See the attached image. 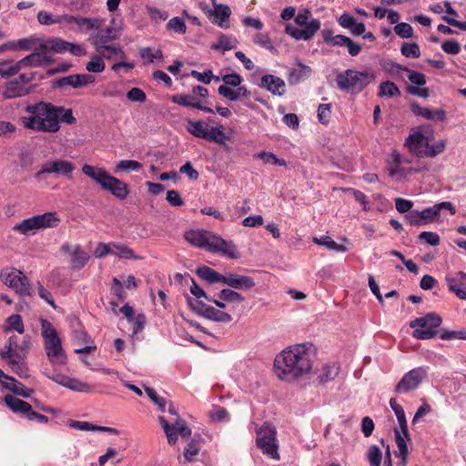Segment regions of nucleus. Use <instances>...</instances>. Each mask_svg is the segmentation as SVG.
<instances>
[{
  "label": "nucleus",
  "instance_id": "f257e3e1",
  "mask_svg": "<svg viewBox=\"0 0 466 466\" xmlns=\"http://www.w3.org/2000/svg\"><path fill=\"white\" fill-rule=\"evenodd\" d=\"M25 115L20 117L26 129L43 133H56L61 123L72 125L76 122L71 108L57 106L49 102L40 101L27 105Z\"/></svg>",
  "mask_w": 466,
  "mask_h": 466
},
{
  "label": "nucleus",
  "instance_id": "f03ea898",
  "mask_svg": "<svg viewBox=\"0 0 466 466\" xmlns=\"http://www.w3.org/2000/svg\"><path fill=\"white\" fill-rule=\"evenodd\" d=\"M276 375L290 381L309 373L312 368L310 345L297 344L283 350L274 360Z\"/></svg>",
  "mask_w": 466,
  "mask_h": 466
},
{
  "label": "nucleus",
  "instance_id": "7ed1b4c3",
  "mask_svg": "<svg viewBox=\"0 0 466 466\" xmlns=\"http://www.w3.org/2000/svg\"><path fill=\"white\" fill-rule=\"evenodd\" d=\"M185 238L191 245L210 252L218 253L233 259L239 258L237 248L232 241H227L211 231L189 230L185 233Z\"/></svg>",
  "mask_w": 466,
  "mask_h": 466
},
{
  "label": "nucleus",
  "instance_id": "20e7f679",
  "mask_svg": "<svg viewBox=\"0 0 466 466\" xmlns=\"http://www.w3.org/2000/svg\"><path fill=\"white\" fill-rule=\"evenodd\" d=\"M82 172L98 184L103 190L110 192L120 200H125L129 195L127 184L109 175L102 167L86 164L82 167Z\"/></svg>",
  "mask_w": 466,
  "mask_h": 466
},
{
  "label": "nucleus",
  "instance_id": "39448f33",
  "mask_svg": "<svg viewBox=\"0 0 466 466\" xmlns=\"http://www.w3.org/2000/svg\"><path fill=\"white\" fill-rule=\"evenodd\" d=\"M295 23L301 28L288 24L285 33L296 40L309 41L313 38L320 29L321 23L319 19L313 18L309 9H304L295 16Z\"/></svg>",
  "mask_w": 466,
  "mask_h": 466
},
{
  "label": "nucleus",
  "instance_id": "423d86ee",
  "mask_svg": "<svg viewBox=\"0 0 466 466\" xmlns=\"http://www.w3.org/2000/svg\"><path fill=\"white\" fill-rule=\"evenodd\" d=\"M374 78L372 73L347 69L336 76V84L341 91L358 94L370 85Z\"/></svg>",
  "mask_w": 466,
  "mask_h": 466
},
{
  "label": "nucleus",
  "instance_id": "0eeeda50",
  "mask_svg": "<svg viewBox=\"0 0 466 466\" xmlns=\"http://www.w3.org/2000/svg\"><path fill=\"white\" fill-rule=\"evenodd\" d=\"M41 329L45 350L49 360L55 364H64L66 360V356L62 348L57 331L52 323L46 319H42Z\"/></svg>",
  "mask_w": 466,
  "mask_h": 466
},
{
  "label": "nucleus",
  "instance_id": "6e6552de",
  "mask_svg": "<svg viewBox=\"0 0 466 466\" xmlns=\"http://www.w3.org/2000/svg\"><path fill=\"white\" fill-rule=\"evenodd\" d=\"M441 322V317L434 312L416 318L410 322V327L414 329L412 337L421 340L431 339L437 336Z\"/></svg>",
  "mask_w": 466,
  "mask_h": 466
},
{
  "label": "nucleus",
  "instance_id": "1a4fd4ad",
  "mask_svg": "<svg viewBox=\"0 0 466 466\" xmlns=\"http://www.w3.org/2000/svg\"><path fill=\"white\" fill-rule=\"evenodd\" d=\"M257 447L268 457L279 461L280 459L279 444L277 440L276 428L269 423H264L261 427L256 429Z\"/></svg>",
  "mask_w": 466,
  "mask_h": 466
},
{
  "label": "nucleus",
  "instance_id": "9d476101",
  "mask_svg": "<svg viewBox=\"0 0 466 466\" xmlns=\"http://www.w3.org/2000/svg\"><path fill=\"white\" fill-rule=\"evenodd\" d=\"M0 280L14 289L20 297L32 295L30 280L21 270L15 268H5L0 272Z\"/></svg>",
  "mask_w": 466,
  "mask_h": 466
},
{
  "label": "nucleus",
  "instance_id": "9b49d317",
  "mask_svg": "<svg viewBox=\"0 0 466 466\" xmlns=\"http://www.w3.org/2000/svg\"><path fill=\"white\" fill-rule=\"evenodd\" d=\"M427 376L428 368L425 367H418L408 371L396 385L395 392L401 394L415 390Z\"/></svg>",
  "mask_w": 466,
  "mask_h": 466
},
{
  "label": "nucleus",
  "instance_id": "f8f14e48",
  "mask_svg": "<svg viewBox=\"0 0 466 466\" xmlns=\"http://www.w3.org/2000/svg\"><path fill=\"white\" fill-rule=\"evenodd\" d=\"M76 166L73 162L57 158L46 161L41 166L39 171L35 174L36 179H41L44 175L55 174L56 176H65L70 177Z\"/></svg>",
  "mask_w": 466,
  "mask_h": 466
},
{
  "label": "nucleus",
  "instance_id": "ddd939ff",
  "mask_svg": "<svg viewBox=\"0 0 466 466\" xmlns=\"http://www.w3.org/2000/svg\"><path fill=\"white\" fill-rule=\"evenodd\" d=\"M158 421L163 428L167 436V442L170 445H175L178 440V434L183 438H188L191 435V429L187 426V422L178 418L170 425L164 417H158Z\"/></svg>",
  "mask_w": 466,
  "mask_h": 466
},
{
  "label": "nucleus",
  "instance_id": "4468645a",
  "mask_svg": "<svg viewBox=\"0 0 466 466\" xmlns=\"http://www.w3.org/2000/svg\"><path fill=\"white\" fill-rule=\"evenodd\" d=\"M5 403L14 412L22 413L29 420H36L39 423H47L48 418L32 410L31 405L13 395L5 397Z\"/></svg>",
  "mask_w": 466,
  "mask_h": 466
},
{
  "label": "nucleus",
  "instance_id": "2eb2a0df",
  "mask_svg": "<svg viewBox=\"0 0 466 466\" xmlns=\"http://www.w3.org/2000/svg\"><path fill=\"white\" fill-rule=\"evenodd\" d=\"M322 37L324 42L328 45L347 47L348 52L351 56H358L361 51V46L359 43L344 35H335L333 31L330 29L323 30Z\"/></svg>",
  "mask_w": 466,
  "mask_h": 466
},
{
  "label": "nucleus",
  "instance_id": "dca6fc26",
  "mask_svg": "<svg viewBox=\"0 0 466 466\" xmlns=\"http://www.w3.org/2000/svg\"><path fill=\"white\" fill-rule=\"evenodd\" d=\"M96 77L90 74H74L57 78L54 81V87L71 86L73 88H82L94 84Z\"/></svg>",
  "mask_w": 466,
  "mask_h": 466
},
{
  "label": "nucleus",
  "instance_id": "f3484780",
  "mask_svg": "<svg viewBox=\"0 0 466 466\" xmlns=\"http://www.w3.org/2000/svg\"><path fill=\"white\" fill-rule=\"evenodd\" d=\"M406 220L411 226L421 227L433 221L439 220L432 207L424 208L421 211L411 210L405 216Z\"/></svg>",
  "mask_w": 466,
  "mask_h": 466
},
{
  "label": "nucleus",
  "instance_id": "a211bd4d",
  "mask_svg": "<svg viewBox=\"0 0 466 466\" xmlns=\"http://www.w3.org/2000/svg\"><path fill=\"white\" fill-rule=\"evenodd\" d=\"M428 137L421 132L417 131L410 134L405 141V146L409 148L410 152L418 157H426Z\"/></svg>",
  "mask_w": 466,
  "mask_h": 466
},
{
  "label": "nucleus",
  "instance_id": "6ab92c4d",
  "mask_svg": "<svg viewBox=\"0 0 466 466\" xmlns=\"http://www.w3.org/2000/svg\"><path fill=\"white\" fill-rule=\"evenodd\" d=\"M222 283L236 289H250L255 286V281L251 277L232 272L223 276Z\"/></svg>",
  "mask_w": 466,
  "mask_h": 466
},
{
  "label": "nucleus",
  "instance_id": "aec40b11",
  "mask_svg": "<svg viewBox=\"0 0 466 466\" xmlns=\"http://www.w3.org/2000/svg\"><path fill=\"white\" fill-rule=\"evenodd\" d=\"M25 60L27 67H41L52 65L55 62L52 56L46 54V51L41 49L40 45L35 52L25 56Z\"/></svg>",
  "mask_w": 466,
  "mask_h": 466
},
{
  "label": "nucleus",
  "instance_id": "412c9836",
  "mask_svg": "<svg viewBox=\"0 0 466 466\" xmlns=\"http://www.w3.org/2000/svg\"><path fill=\"white\" fill-rule=\"evenodd\" d=\"M337 21L342 28L349 30L354 36H360V34H364L365 24L358 22L349 13H343Z\"/></svg>",
  "mask_w": 466,
  "mask_h": 466
},
{
  "label": "nucleus",
  "instance_id": "4be33fe9",
  "mask_svg": "<svg viewBox=\"0 0 466 466\" xmlns=\"http://www.w3.org/2000/svg\"><path fill=\"white\" fill-rule=\"evenodd\" d=\"M410 107L411 111L415 115L420 116L428 120L443 122L447 118L446 111L442 108L431 109L428 107H421L416 103L411 104Z\"/></svg>",
  "mask_w": 466,
  "mask_h": 466
},
{
  "label": "nucleus",
  "instance_id": "5701e85b",
  "mask_svg": "<svg viewBox=\"0 0 466 466\" xmlns=\"http://www.w3.org/2000/svg\"><path fill=\"white\" fill-rule=\"evenodd\" d=\"M261 86L275 96H283L285 93V82L279 76L265 75L261 77Z\"/></svg>",
  "mask_w": 466,
  "mask_h": 466
},
{
  "label": "nucleus",
  "instance_id": "b1692460",
  "mask_svg": "<svg viewBox=\"0 0 466 466\" xmlns=\"http://www.w3.org/2000/svg\"><path fill=\"white\" fill-rule=\"evenodd\" d=\"M30 93L31 88L22 85L16 79H13L5 84L3 96L5 99H14L27 96Z\"/></svg>",
  "mask_w": 466,
  "mask_h": 466
},
{
  "label": "nucleus",
  "instance_id": "393cba45",
  "mask_svg": "<svg viewBox=\"0 0 466 466\" xmlns=\"http://www.w3.org/2000/svg\"><path fill=\"white\" fill-rule=\"evenodd\" d=\"M63 23L76 24L81 30L88 31L90 29H97L101 25V21L96 18H86L82 16H74L70 15H63Z\"/></svg>",
  "mask_w": 466,
  "mask_h": 466
},
{
  "label": "nucleus",
  "instance_id": "a878e982",
  "mask_svg": "<svg viewBox=\"0 0 466 466\" xmlns=\"http://www.w3.org/2000/svg\"><path fill=\"white\" fill-rule=\"evenodd\" d=\"M69 42L61 38H48L43 39L40 43L41 49L46 51V54H61L66 52L68 49Z\"/></svg>",
  "mask_w": 466,
  "mask_h": 466
},
{
  "label": "nucleus",
  "instance_id": "bb28decb",
  "mask_svg": "<svg viewBox=\"0 0 466 466\" xmlns=\"http://www.w3.org/2000/svg\"><path fill=\"white\" fill-rule=\"evenodd\" d=\"M207 14L212 23L218 24L219 26L224 27L225 23L230 16L231 11L228 5H217L214 2V9L208 10ZM226 27H228V25H226Z\"/></svg>",
  "mask_w": 466,
  "mask_h": 466
},
{
  "label": "nucleus",
  "instance_id": "cd10ccee",
  "mask_svg": "<svg viewBox=\"0 0 466 466\" xmlns=\"http://www.w3.org/2000/svg\"><path fill=\"white\" fill-rule=\"evenodd\" d=\"M311 68L309 66L297 62V66L292 68L288 74V82L289 85H297L307 80L311 75Z\"/></svg>",
  "mask_w": 466,
  "mask_h": 466
},
{
  "label": "nucleus",
  "instance_id": "c85d7f7f",
  "mask_svg": "<svg viewBox=\"0 0 466 466\" xmlns=\"http://www.w3.org/2000/svg\"><path fill=\"white\" fill-rule=\"evenodd\" d=\"M106 39L103 36L96 35L93 39V45L96 52L102 56V58H106L107 60H116V54L117 47L106 44Z\"/></svg>",
  "mask_w": 466,
  "mask_h": 466
},
{
  "label": "nucleus",
  "instance_id": "c756f323",
  "mask_svg": "<svg viewBox=\"0 0 466 466\" xmlns=\"http://www.w3.org/2000/svg\"><path fill=\"white\" fill-rule=\"evenodd\" d=\"M390 406L397 417L400 425V430L398 431L400 432L402 436H404L407 439V441H410V437L408 431V423L406 420L403 408L400 404H398L396 400L393 398L390 400Z\"/></svg>",
  "mask_w": 466,
  "mask_h": 466
},
{
  "label": "nucleus",
  "instance_id": "7c9ffc66",
  "mask_svg": "<svg viewBox=\"0 0 466 466\" xmlns=\"http://www.w3.org/2000/svg\"><path fill=\"white\" fill-rule=\"evenodd\" d=\"M388 65L390 66L389 68V70L391 73L394 72V69L402 70V71L409 73L408 77L411 84L418 86H422L426 84V77L422 73L418 72V71H412V70L409 69L408 67L401 66L400 64L394 63V62H390Z\"/></svg>",
  "mask_w": 466,
  "mask_h": 466
},
{
  "label": "nucleus",
  "instance_id": "2f4dec72",
  "mask_svg": "<svg viewBox=\"0 0 466 466\" xmlns=\"http://www.w3.org/2000/svg\"><path fill=\"white\" fill-rule=\"evenodd\" d=\"M236 90H232L230 87L226 86H219L218 88V92L220 96L228 99L229 101H238L241 97H248L250 96V92L247 89L246 86H238Z\"/></svg>",
  "mask_w": 466,
  "mask_h": 466
},
{
  "label": "nucleus",
  "instance_id": "473e14b6",
  "mask_svg": "<svg viewBox=\"0 0 466 466\" xmlns=\"http://www.w3.org/2000/svg\"><path fill=\"white\" fill-rule=\"evenodd\" d=\"M34 217L38 229L55 228L60 222V218L56 212H46Z\"/></svg>",
  "mask_w": 466,
  "mask_h": 466
},
{
  "label": "nucleus",
  "instance_id": "72a5a7b5",
  "mask_svg": "<svg viewBox=\"0 0 466 466\" xmlns=\"http://www.w3.org/2000/svg\"><path fill=\"white\" fill-rule=\"evenodd\" d=\"M89 258L88 253L83 251L79 245H75L72 251L70 266L73 269H81L87 263Z\"/></svg>",
  "mask_w": 466,
  "mask_h": 466
},
{
  "label": "nucleus",
  "instance_id": "f704fd0d",
  "mask_svg": "<svg viewBox=\"0 0 466 466\" xmlns=\"http://www.w3.org/2000/svg\"><path fill=\"white\" fill-rule=\"evenodd\" d=\"M395 442L398 447L399 452L397 454L400 457L399 466H407L409 451L406 443V438L400 434L398 429H395Z\"/></svg>",
  "mask_w": 466,
  "mask_h": 466
},
{
  "label": "nucleus",
  "instance_id": "c9c22d12",
  "mask_svg": "<svg viewBox=\"0 0 466 466\" xmlns=\"http://www.w3.org/2000/svg\"><path fill=\"white\" fill-rule=\"evenodd\" d=\"M196 273L200 279L206 280L208 284H214L218 282L222 283L223 281L224 275L218 273L213 268L207 266L198 268L196 270Z\"/></svg>",
  "mask_w": 466,
  "mask_h": 466
},
{
  "label": "nucleus",
  "instance_id": "e433bc0d",
  "mask_svg": "<svg viewBox=\"0 0 466 466\" xmlns=\"http://www.w3.org/2000/svg\"><path fill=\"white\" fill-rule=\"evenodd\" d=\"M204 318L220 323H228L232 320V317L229 313L221 311L212 306L207 308Z\"/></svg>",
  "mask_w": 466,
  "mask_h": 466
},
{
  "label": "nucleus",
  "instance_id": "4c0bfd02",
  "mask_svg": "<svg viewBox=\"0 0 466 466\" xmlns=\"http://www.w3.org/2000/svg\"><path fill=\"white\" fill-rule=\"evenodd\" d=\"M13 230L23 235L35 234L38 230L35 217L23 219L13 227Z\"/></svg>",
  "mask_w": 466,
  "mask_h": 466
},
{
  "label": "nucleus",
  "instance_id": "58836bf2",
  "mask_svg": "<svg viewBox=\"0 0 466 466\" xmlns=\"http://www.w3.org/2000/svg\"><path fill=\"white\" fill-rule=\"evenodd\" d=\"M339 367L336 363L332 365H325L319 371L318 380L319 383L324 384L333 380L339 374Z\"/></svg>",
  "mask_w": 466,
  "mask_h": 466
},
{
  "label": "nucleus",
  "instance_id": "ea45409f",
  "mask_svg": "<svg viewBox=\"0 0 466 466\" xmlns=\"http://www.w3.org/2000/svg\"><path fill=\"white\" fill-rule=\"evenodd\" d=\"M208 125L204 121H187V130L196 137L204 138L207 137Z\"/></svg>",
  "mask_w": 466,
  "mask_h": 466
},
{
  "label": "nucleus",
  "instance_id": "a19ab883",
  "mask_svg": "<svg viewBox=\"0 0 466 466\" xmlns=\"http://www.w3.org/2000/svg\"><path fill=\"white\" fill-rule=\"evenodd\" d=\"M172 102L182 106H189L193 108L200 107V100L196 96L189 95L177 94L172 96Z\"/></svg>",
  "mask_w": 466,
  "mask_h": 466
},
{
  "label": "nucleus",
  "instance_id": "79ce46f5",
  "mask_svg": "<svg viewBox=\"0 0 466 466\" xmlns=\"http://www.w3.org/2000/svg\"><path fill=\"white\" fill-rule=\"evenodd\" d=\"M313 242L319 245L325 246L329 250L337 252L347 251V248L345 246L336 243L329 236H321L319 238L314 237Z\"/></svg>",
  "mask_w": 466,
  "mask_h": 466
},
{
  "label": "nucleus",
  "instance_id": "37998d69",
  "mask_svg": "<svg viewBox=\"0 0 466 466\" xmlns=\"http://www.w3.org/2000/svg\"><path fill=\"white\" fill-rule=\"evenodd\" d=\"M446 282L451 291L461 299H466V290L463 288L464 283L461 282L458 278L447 277Z\"/></svg>",
  "mask_w": 466,
  "mask_h": 466
},
{
  "label": "nucleus",
  "instance_id": "c03bdc74",
  "mask_svg": "<svg viewBox=\"0 0 466 466\" xmlns=\"http://www.w3.org/2000/svg\"><path fill=\"white\" fill-rule=\"evenodd\" d=\"M113 255L127 259H138L139 257L136 256L134 251L125 245L112 242Z\"/></svg>",
  "mask_w": 466,
  "mask_h": 466
},
{
  "label": "nucleus",
  "instance_id": "a18cd8bd",
  "mask_svg": "<svg viewBox=\"0 0 466 466\" xmlns=\"http://www.w3.org/2000/svg\"><path fill=\"white\" fill-rule=\"evenodd\" d=\"M218 297L223 301H228L230 303L240 304L245 300L244 297L240 293L231 289H222L220 291Z\"/></svg>",
  "mask_w": 466,
  "mask_h": 466
},
{
  "label": "nucleus",
  "instance_id": "49530a36",
  "mask_svg": "<svg viewBox=\"0 0 466 466\" xmlns=\"http://www.w3.org/2000/svg\"><path fill=\"white\" fill-rule=\"evenodd\" d=\"M254 157L263 160V162L265 164L271 163L273 165L279 166V167H285L287 165V163L284 159L279 158L275 154H273L271 152L261 151V152L257 153L254 156Z\"/></svg>",
  "mask_w": 466,
  "mask_h": 466
},
{
  "label": "nucleus",
  "instance_id": "de8ad7c7",
  "mask_svg": "<svg viewBox=\"0 0 466 466\" xmlns=\"http://www.w3.org/2000/svg\"><path fill=\"white\" fill-rule=\"evenodd\" d=\"M400 95V91L399 87L390 81L382 82L380 86L379 96H399Z\"/></svg>",
  "mask_w": 466,
  "mask_h": 466
},
{
  "label": "nucleus",
  "instance_id": "09e8293b",
  "mask_svg": "<svg viewBox=\"0 0 466 466\" xmlns=\"http://www.w3.org/2000/svg\"><path fill=\"white\" fill-rule=\"evenodd\" d=\"M142 168V164L137 160L123 159L116 166L115 172L138 171Z\"/></svg>",
  "mask_w": 466,
  "mask_h": 466
},
{
  "label": "nucleus",
  "instance_id": "8fccbe9b",
  "mask_svg": "<svg viewBox=\"0 0 466 466\" xmlns=\"http://www.w3.org/2000/svg\"><path fill=\"white\" fill-rule=\"evenodd\" d=\"M200 442L196 439H192L184 449V458L187 461H192L199 453Z\"/></svg>",
  "mask_w": 466,
  "mask_h": 466
},
{
  "label": "nucleus",
  "instance_id": "3c124183",
  "mask_svg": "<svg viewBox=\"0 0 466 466\" xmlns=\"http://www.w3.org/2000/svg\"><path fill=\"white\" fill-rule=\"evenodd\" d=\"M105 67V62L100 55L92 56L86 65V69L90 73H102Z\"/></svg>",
  "mask_w": 466,
  "mask_h": 466
},
{
  "label": "nucleus",
  "instance_id": "603ef678",
  "mask_svg": "<svg viewBox=\"0 0 466 466\" xmlns=\"http://www.w3.org/2000/svg\"><path fill=\"white\" fill-rule=\"evenodd\" d=\"M139 54L147 64L153 63L154 60H162L163 58V53L160 49L153 50L150 47H144L139 50Z\"/></svg>",
  "mask_w": 466,
  "mask_h": 466
},
{
  "label": "nucleus",
  "instance_id": "864d4df0",
  "mask_svg": "<svg viewBox=\"0 0 466 466\" xmlns=\"http://www.w3.org/2000/svg\"><path fill=\"white\" fill-rule=\"evenodd\" d=\"M237 46V41L234 38L228 37L227 35H221L216 44H213L212 49H220L223 51H228L235 48Z\"/></svg>",
  "mask_w": 466,
  "mask_h": 466
},
{
  "label": "nucleus",
  "instance_id": "5fc2aeb1",
  "mask_svg": "<svg viewBox=\"0 0 466 466\" xmlns=\"http://www.w3.org/2000/svg\"><path fill=\"white\" fill-rule=\"evenodd\" d=\"M166 28L167 31H172L177 34H185L187 32V25L184 20L180 17H173L171 18L166 25Z\"/></svg>",
  "mask_w": 466,
  "mask_h": 466
},
{
  "label": "nucleus",
  "instance_id": "6e6d98bb",
  "mask_svg": "<svg viewBox=\"0 0 466 466\" xmlns=\"http://www.w3.org/2000/svg\"><path fill=\"white\" fill-rule=\"evenodd\" d=\"M7 380H9L12 382L11 385L6 386L7 389H9L15 394L20 395L24 398L30 397V394L33 391V390L25 389V387L22 383H20L15 379H14L10 376H9V378H7Z\"/></svg>",
  "mask_w": 466,
  "mask_h": 466
},
{
  "label": "nucleus",
  "instance_id": "4d7b16f0",
  "mask_svg": "<svg viewBox=\"0 0 466 466\" xmlns=\"http://www.w3.org/2000/svg\"><path fill=\"white\" fill-rule=\"evenodd\" d=\"M37 20L41 25H50L63 23V15L53 16L50 13L42 10L37 14Z\"/></svg>",
  "mask_w": 466,
  "mask_h": 466
},
{
  "label": "nucleus",
  "instance_id": "13d9d810",
  "mask_svg": "<svg viewBox=\"0 0 466 466\" xmlns=\"http://www.w3.org/2000/svg\"><path fill=\"white\" fill-rule=\"evenodd\" d=\"M6 324L7 330H16L20 334H23L25 331L22 318L18 314H14L8 317V319H6Z\"/></svg>",
  "mask_w": 466,
  "mask_h": 466
},
{
  "label": "nucleus",
  "instance_id": "bf43d9fd",
  "mask_svg": "<svg viewBox=\"0 0 466 466\" xmlns=\"http://www.w3.org/2000/svg\"><path fill=\"white\" fill-rule=\"evenodd\" d=\"M65 383H66L65 387H66L72 390H75V391L89 392L91 390V387L87 383L83 382L76 379H71V378L67 377Z\"/></svg>",
  "mask_w": 466,
  "mask_h": 466
},
{
  "label": "nucleus",
  "instance_id": "052dcab7",
  "mask_svg": "<svg viewBox=\"0 0 466 466\" xmlns=\"http://www.w3.org/2000/svg\"><path fill=\"white\" fill-rule=\"evenodd\" d=\"M42 40L35 36L21 38L15 43V46L19 50L29 51L33 48L36 49V46H38Z\"/></svg>",
  "mask_w": 466,
  "mask_h": 466
},
{
  "label": "nucleus",
  "instance_id": "680f3d73",
  "mask_svg": "<svg viewBox=\"0 0 466 466\" xmlns=\"http://www.w3.org/2000/svg\"><path fill=\"white\" fill-rule=\"evenodd\" d=\"M400 53L406 57L418 58L420 56V46L416 43H403L400 47Z\"/></svg>",
  "mask_w": 466,
  "mask_h": 466
},
{
  "label": "nucleus",
  "instance_id": "e2e57ef3",
  "mask_svg": "<svg viewBox=\"0 0 466 466\" xmlns=\"http://www.w3.org/2000/svg\"><path fill=\"white\" fill-rule=\"evenodd\" d=\"M367 459L370 466H380L382 454L377 445H371L367 452Z\"/></svg>",
  "mask_w": 466,
  "mask_h": 466
},
{
  "label": "nucleus",
  "instance_id": "0e129e2a",
  "mask_svg": "<svg viewBox=\"0 0 466 466\" xmlns=\"http://www.w3.org/2000/svg\"><path fill=\"white\" fill-rule=\"evenodd\" d=\"M418 238L419 240L433 247L438 246L441 241L440 236L436 232L432 231H423L418 236Z\"/></svg>",
  "mask_w": 466,
  "mask_h": 466
},
{
  "label": "nucleus",
  "instance_id": "69168bd1",
  "mask_svg": "<svg viewBox=\"0 0 466 466\" xmlns=\"http://www.w3.org/2000/svg\"><path fill=\"white\" fill-rule=\"evenodd\" d=\"M225 135L224 132L218 128V127H208L207 137H205V139L216 142L218 144H224V138Z\"/></svg>",
  "mask_w": 466,
  "mask_h": 466
},
{
  "label": "nucleus",
  "instance_id": "338daca9",
  "mask_svg": "<svg viewBox=\"0 0 466 466\" xmlns=\"http://www.w3.org/2000/svg\"><path fill=\"white\" fill-rule=\"evenodd\" d=\"M15 75L13 60H3L0 62V76L3 78H9Z\"/></svg>",
  "mask_w": 466,
  "mask_h": 466
},
{
  "label": "nucleus",
  "instance_id": "774afa93",
  "mask_svg": "<svg viewBox=\"0 0 466 466\" xmlns=\"http://www.w3.org/2000/svg\"><path fill=\"white\" fill-rule=\"evenodd\" d=\"M394 32L401 38H410L413 35V28L408 23H399L394 26Z\"/></svg>",
  "mask_w": 466,
  "mask_h": 466
}]
</instances>
